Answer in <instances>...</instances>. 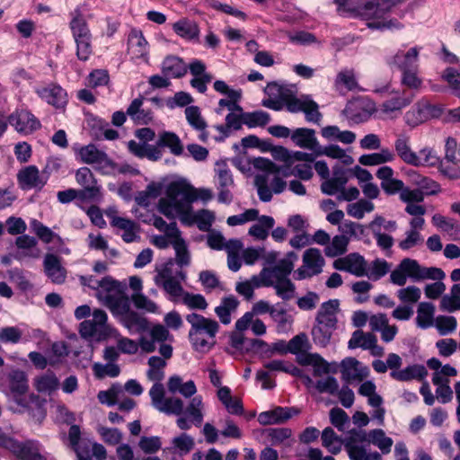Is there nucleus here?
<instances>
[{"label":"nucleus","mask_w":460,"mask_h":460,"mask_svg":"<svg viewBox=\"0 0 460 460\" xmlns=\"http://www.w3.org/2000/svg\"><path fill=\"white\" fill-rule=\"evenodd\" d=\"M427 366L434 370L432 374L433 385L450 383L449 377L456 376L457 370L449 364L442 366L441 361L437 358H431L427 361Z\"/></svg>","instance_id":"obj_29"},{"label":"nucleus","mask_w":460,"mask_h":460,"mask_svg":"<svg viewBox=\"0 0 460 460\" xmlns=\"http://www.w3.org/2000/svg\"><path fill=\"white\" fill-rule=\"evenodd\" d=\"M128 52L132 58H146L148 52V43L141 31L132 29L128 37Z\"/></svg>","instance_id":"obj_30"},{"label":"nucleus","mask_w":460,"mask_h":460,"mask_svg":"<svg viewBox=\"0 0 460 460\" xmlns=\"http://www.w3.org/2000/svg\"><path fill=\"white\" fill-rule=\"evenodd\" d=\"M86 11L87 4H83L70 13L69 28L76 45V57L81 61L88 60L93 53V36L85 20Z\"/></svg>","instance_id":"obj_6"},{"label":"nucleus","mask_w":460,"mask_h":460,"mask_svg":"<svg viewBox=\"0 0 460 460\" xmlns=\"http://www.w3.org/2000/svg\"><path fill=\"white\" fill-rule=\"evenodd\" d=\"M391 271V264L384 259H376L367 267V274L369 279L378 280Z\"/></svg>","instance_id":"obj_62"},{"label":"nucleus","mask_w":460,"mask_h":460,"mask_svg":"<svg viewBox=\"0 0 460 460\" xmlns=\"http://www.w3.org/2000/svg\"><path fill=\"white\" fill-rule=\"evenodd\" d=\"M299 410L294 407H275L270 411H262L258 416V421L261 425H272L287 421L294 415L299 413Z\"/></svg>","instance_id":"obj_25"},{"label":"nucleus","mask_w":460,"mask_h":460,"mask_svg":"<svg viewBox=\"0 0 460 460\" xmlns=\"http://www.w3.org/2000/svg\"><path fill=\"white\" fill-rule=\"evenodd\" d=\"M296 355V361L301 366L314 367V375L321 376L323 373H329V364L317 353H308L307 351L299 352Z\"/></svg>","instance_id":"obj_31"},{"label":"nucleus","mask_w":460,"mask_h":460,"mask_svg":"<svg viewBox=\"0 0 460 460\" xmlns=\"http://www.w3.org/2000/svg\"><path fill=\"white\" fill-rule=\"evenodd\" d=\"M368 442L376 446L383 454H388L391 451L394 441L386 437L383 429H376L369 431Z\"/></svg>","instance_id":"obj_54"},{"label":"nucleus","mask_w":460,"mask_h":460,"mask_svg":"<svg viewBox=\"0 0 460 460\" xmlns=\"http://www.w3.org/2000/svg\"><path fill=\"white\" fill-rule=\"evenodd\" d=\"M344 447L350 460H367L369 454L363 446L356 444L354 438H348L344 441Z\"/></svg>","instance_id":"obj_64"},{"label":"nucleus","mask_w":460,"mask_h":460,"mask_svg":"<svg viewBox=\"0 0 460 460\" xmlns=\"http://www.w3.org/2000/svg\"><path fill=\"white\" fill-rule=\"evenodd\" d=\"M396 155L407 164L412 165L417 160V153L411 150V138L404 133L398 134L394 144Z\"/></svg>","instance_id":"obj_33"},{"label":"nucleus","mask_w":460,"mask_h":460,"mask_svg":"<svg viewBox=\"0 0 460 460\" xmlns=\"http://www.w3.org/2000/svg\"><path fill=\"white\" fill-rule=\"evenodd\" d=\"M186 321L190 324L189 340L193 349L199 352L210 350L216 344L219 323L196 313L186 315Z\"/></svg>","instance_id":"obj_4"},{"label":"nucleus","mask_w":460,"mask_h":460,"mask_svg":"<svg viewBox=\"0 0 460 460\" xmlns=\"http://www.w3.org/2000/svg\"><path fill=\"white\" fill-rule=\"evenodd\" d=\"M335 88L339 92L343 90L352 91L357 88L358 84L352 70H342L338 73L335 83Z\"/></svg>","instance_id":"obj_60"},{"label":"nucleus","mask_w":460,"mask_h":460,"mask_svg":"<svg viewBox=\"0 0 460 460\" xmlns=\"http://www.w3.org/2000/svg\"><path fill=\"white\" fill-rule=\"evenodd\" d=\"M420 48L413 47L407 51L399 49L394 56L387 58V65L391 68H396L401 72L418 68V58Z\"/></svg>","instance_id":"obj_19"},{"label":"nucleus","mask_w":460,"mask_h":460,"mask_svg":"<svg viewBox=\"0 0 460 460\" xmlns=\"http://www.w3.org/2000/svg\"><path fill=\"white\" fill-rule=\"evenodd\" d=\"M292 430L288 428H270L263 430V436L271 446H291Z\"/></svg>","instance_id":"obj_37"},{"label":"nucleus","mask_w":460,"mask_h":460,"mask_svg":"<svg viewBox=\"0 0 460 460\" xmlns=\"http://www.w3.org/2000/svg\"><path fill=\"white\" fill-rule=\"evenodd\" d=\"M432 224L440 231L445 232L453 239L460 238V226L453 218L447 217L440 214L432 217Z\"/></svg>","instance_id":"obj_46"},{"label":"nucleus","mask_w":460,"mask_h":460,"mask_svg":"<svg viewBox=\"0 0 460 460\" xmlns=\"http://www.w3.org/2000/svg\"><path fill=\"white\" fill-rule=\"evenodd\" d=\"M324 258L319 249L309 248L303 255V265L296 271L297 279H305L322 272Z\"/></svg>","instance_id":"obj_13"},{"label":"nucleus","mask_w":460,"mask_h":460,"mask_svg":"<svg viewBox=\"0 0 460 460\" xmlns=\"http://www.w3.org/2000/svg\"><path fill=\"white\" fill-rule=\"evenodd\" d=\"M369 375V369L354 358H347L341 362V376L348 383L361 382Z\"/></svg>","instance_id":"obj_23"},{"label":"nucleus","mask_w":460,"mask_h":460,"mask_svg":"<svg viewBox=\"0 0 460 460\" xmlns=\"http://www.w3.org/2000/svg\"><path fill=\"white\" fill-rule=\"evenodd\" d=\"M197 198L195 189L189 183L182 181H172L167 187L166 197L158 201V211L169 219L178 217L186 225L196 221L199 228L206 231L211 226L214 215L208 210L192 215L191 204Z\"/></svg>","instance_id":"obj_1"},{"label":"nucleus","mask_w":460,"mask_h":460,"mask_svg":"<svg viewBox=\"0 0 460 460\" xmlns=\"http://www.w3.org/2000/svg\"><path fill=\"white\" fill-rule=\"evenodd\" d=\"M315 155H326L333 159H340L346 165L351 164L354 161L350 155H347L343 149L336 145H330L324 147L319 145Z\"/></svg>","instance_id":"obj_55"},{"label":"nucleus","mask_w":460,"mask_h":460,"mask_svg":"<svg viewBox=\"0 0 460 460\" xmlns=\"http://www.w3.org/2000/svg\"><path fill=\"white\" fill-rule=\"evenodd\" d=\"M445 278V272L439 268L424 267L414 259L404 258L392 270L390 282L399 287H404L408 279L413 282H420L427 279L435 280V282L427 284L424 287V294L427 298L436 300L446 291V285L442 282Z\"/></svg>","instance_id":"obj_3"},{"label":"nucleus","mask_w":460,"mask_h":460,"mask_svg":"<svg viewBox=\"0 0 460 460\" xmlns=\"http://www.w3.org/2000/svg\"><path fill=\"white\" fill-rule=\"evenodd\" d=\"M187 69L188 66L182 59L174 56L167 57L162 66V70L165 76L173 78L183 76L187 73Z\"/></svg>","instance_id":"obj_44"},{"label":"nucleus","mask_w":460,"mask_h":460,"mask_svg":"<svg viewBox=\"0 0 460 460\" xmlns=\"http://www.w3.org/2000/svg\"><path fill=\"white\" fill-rule=\"evenodd\" d=\"M253 165L257 169L276 172L286 178L294 176V163L292 161L290 164L286 163L283 165H278L269 159L259 157L254 159Z\"/></svg>","instance_id":"obj_38"},{"label":"nucleus","mask_w":460,"mask_h":460,"mask_svg":"<svg viewBox=\"0 0 460 460\" xmlns=\"http://www.w3.org/2000/svg\"><path fill=\"white\" fill-rule=\"evenodd\" d=\"M3 277L7 278L22 291H27L32 288V285L27 278L26 272L22 269H10L4 274H3Z\"/></svg>","instance_id":"obj_57"},{"label":"nucleus","mask_w":460,"mask_h":460,"mask_svg":"<svg viewBox=\"0 0 460 460\" xmlns=\"http://www.w3.org/2000/svg\"><path fill=\"white\" fill-rule=\"evenodd\" d=\"M79 332L86 340L101 341L111 337L115 330L108 324L107 314L102 309H95L92 319L80 323Z\"/></svg>","instance_id":"obj_8"},{"label":"nucleus","mask_w":460,"mask_h":460,"mask_svg":"<svg viewBox=\"0 0 460 460\" xmlns=\"http://www.w3.org/2000/svg\"><path fill=\"white\" fill-rule=\"evenodd\" d=\"M172 351L171 344H161L159 353L162 357L152 356L148 358L146 376L148 380L154 382L148 394L152 406L155 410L167 415H180L184 410L183 401L175 396H166L164 385L161 383L165 376L167 360L172 358Z\"/></svg>","instance_id":"obj_2"},{"label":"nucleus","mask_w":460,"mask_h":460,"mask_svg":"<svg viewBox=\"0 0 460 460\" xmlns=\"http://www.w3.org/2000/svg\"><path fill=\"white\" fill-rule=\"evenodd\" d=\"M38 93L48 103L57 108L64 107L67 102L66 91L58 85L42 88L38 90Z\"/></svg>","instance_id":"obj_36"},{"label":"nucleus","mask_w":460,"mask_h":460,"mask_svg":"<svg viewBox=\"0 0 460 460\" xmlns=\"http://www.w3.org/2000/svg\"><path fill=\"white\" fill-rule=\"evenodd\" d=\"M8 385H0V390L4 394L21 395L27 392L28 379L26 374L19 369H14L8 374Z\"/></svg>","instance_id":"obj_28"},{"label":"nucleus","mask_w":460,"mask_h":460,"mask_svg":"<svg viewBox=\"0 0 460 460\" xmlns=\"http://www.w3.org/2000/svg\"><path fill=\"white\" fill-rule=\"evenodd\" d=\"M374 93L381 96L387 95V99L381 104L380 110L387 118L395 119L402 114L404 108L413 101L414 95L405 90L392 89L389 83L382 86H375Z\"/></svg>","instance_id":"obj_7"},{"label":"nucleus","mask_w":460,"mask_h":460,"mask_svg":"<svg viewBox=\"0 0 460 460\" xmlns=\"http://www.w3.org/2000/svg\"><path fill=\"white\" fill-rule=\"evenodd\" d=\"M435 305L430 302H420L417 308L416 324L421 329L434 325Z\"/></svg>","instance_id":"obj_43"},{"label":"nucleus","mask_w":460,"mask_h":460,"mask_svg":"<svg viewBox=\"0 0 460 460\" xmlns=\"http://www.w3.org/2000/svg\"><path fill=\"white\" fill-rule=\"evenodd\" d=\"M75 181L83 187L82 190H78L81 192L82 200L92 201L101 197V187L89 168H79L75 172Z\"/></svg>","instance_id":"obj_14"},{"label":"nucleus","mask_w":460,"mask_h":460,"mask_svg":"<svg viewBox=\"0 0 460 460\" xmlns=\"http://www.w3.org/2000/svg\"><path fill=\"white\" fill-rule=\"evenodd\" d=\"M17 180L22 190H41L49 180V173L46 170L40 172L35 165H29L19 171Z\"/></svg>","instance_id":"obj_15"},{"label":"nucleus","mask_w":460,"mask_h":460,"mask_svg":"<svg viewBox=\"0 0 460 460\" xmlns=\"http://www.w3.org/2000/svg\"><path fill=\"white\" fill-rule=\"evenodd\" d=\"M384 222V217L376 216L372 222L369 224L374 237L376 241L377 245L384 249H390L394 245V238L386 234L381 233V224Z\"/></svg>","instance_id":"obj_51"},{"label":"nucleus","mask_w":460,"mask_h":460,"mask_svg":"<svg viewBox=\"0 0 460 460\" xmlns=\"http://www.w3.org/2000/svg\"><path fill=\"white\" fill-rule=\"evenodd\" d=\"M387 12L388 7L384 4H381L376 0H370L358 9L359 15L367 21V24L371 29H401L402 25L397 21L385 20V14Z\"/></svg>","instance_id":"obj_9"},{"label":"nucleus","mask_w":460,"mask_h":460,"mask_svg":"<svg viewBox=\"0 0 460 460\" xmlns=\"http://www.w3.org/2000/svg\"><path fill=\"white\" fill-rule=\"evenodd\" d=\"M442 113L443 107L440 104L421 99L404 114V121L408 126L414 128L430 119L440 117Z\"/></svg>","instance_id":"obj_11"},{"label":"nucleus","mask_w":460,"mask_h":460,"mask_svg":"<svg viewBox=\"0 0 460 460\" xmlns=\"http://www.w3.org/2000/svg\"><path fill=\"white\" fill-rule=\"evenodd\" d=\"M127 285L115 280L111 276L104 277L98 284L95 296L102 305L113 315L123 314L130 308L129 298L126 294Z\"/></svg>","instance_id":"obj_5"},{"label":"nucleus","mask_w":460,"mask_h":460,"mask_svg":"<svg viewBox=\"0 0 460 460\" xmlns=\"http://www.w3.org/2000/svg\"><path fill=\"white\" fill-rule=\"evenodd\" d=\"M167 387L170 393H180L185 398H190L197 393L196 385L192 380L183 383L182 378L177 375L168 379Z\"/></svg>","instance_id":"obj_41"},{"label":"nucleus","mask_w":460,"mask_h":460,"mask_svg":"<svg viewBox=\"0 0 460 460\" xmlns=\"http://www.w3.org/2000/svg\"><path fill=\"white\" fill-rule=\"evenodd\" d=\"M376 342L377 339L372 332H364L361 330H357L352 333L348 342V347L350 349L361 348L367 350L368 348H371Z\"/></svg>","instance_id":"obj_50"},{"label":"nucleus","mask_w":460,"mask_h":460,"mask_svg":"<svg viewBox=\"0 0 460 460\" xmlns=\"http://www.w3.org/2000/svg\"><path fill=\"white\" fill-rule=\"evenodd\" d=\"M203 402L200 396H195L193 397L187 408H186V413L189 416L190 420L185 417L181 416L183 411L178 415L179 418L176 420L177 426L179 429L182 430L190 429L191 427V422L194 423L196 426H200L203 421Z\"/></svg>","instance_id":"obj_20"},{"label":"nucleus","mask_w":460,"mask_h":460,"mask_svg":"<svg viewBox=\"0 0 460 460\" xmlns=\"http://www.w3.org/2000/svg\"><path fill=\"white\" fill-rule=\"evenodd\" d=\"M254 184L257 188L259 199L263 202L271 200L273 193L280 194L287 188V182L276 172L264 171L255 176Z\"/></svg>","instance_id":"obj_10"},{"label":"nucleus","mask_w":460,"mask_h":460,"mask_svg":"<svg viewBox=\"0 0 460 460\" xmlns=\"http://www.w3.org/2000/svg\"><path fill=\"white\" fill-rule=\"evenodd\" d=\"M287 109L290 112L303 111L305 114L307 121L318 123L322 114L318 111V104L308 95H303L299 98L294 97L289 91L287 97L283 100Z\"/></svg>","instance_id":"obj_12"},{"label":"nucleus","mask_w":460,"mask_h":460,"mask_svg":"<svg viewBox=\"0 0 460 460\" xmlns=\"http://www.w3.org/2000/svg\"><path fill=\"white\" fill-rule=\"evenodd\" d=\"M79 155L85 164H101L107 159L106 154L100 151L94 145L83 146L79 150Z\"/></svg>","instance_id":"obj_59"},{"label":"nucleus","mask_w":460,"mask_h":460,"mask_svg":"<svg viewBox=\"0 0 460 460\" xmlns=\"http://www.w3.org/2000/svg\"><path fill=\"white\" fill-rule=\"evenodd\" d=\"M172 340V336L168 329L162 324H156L150 329L148 335L142 336L139 339V347L142 351L151 353L156 349L157 344L160 347L161 344H166V341Z\"/></svg>","instance_id":"obj_18"},{"label":"nucleus","mask_w":460,"mask_h":460,"mask_svg":"<svg viewBox=\"0 0 460 460\" xmlns=\"http://www.w3.org/2000/svg\"><path fill=\"white\" fill-rule=\"evenodd\" d=\"M322 444L331 454L337 455L344 442L332 428L327 427L322 432Z\"/></svg>","instance_id":"obj_53"},{"label":"nucleus","mask_w":460,"mask_h":460,"mask_svg":"<svg viewBox=\"0 0 460 460\" xmlns=\"http://www.w3.org/2000/svg\"><path fill=\"white\" fill-rule=\"evenodd\" d=\"M107 217L111 218V225L123 231L121 238L125 243H133L140 239L138 234L139 227L134 221L118 217L115 211H107Z\"/></svg>","instance_id":"obj_24"},{"label":"nucleus","mask_w":460,"mask_h":460,"mask_svg":"<svg viewBox=\"0 0 460 460\" xmlns=\"http://www.w3.org/2000/svg\"><path fill=\"white\" fill-rule=\"evenodd\" d=\"M172 246L175 251L174 261L180 268L188 267L191 262V255L184 239L172 242Z\"/></svg>","instance_id":"obj_56"},{"label":"nucleus","mask_w":460,"mask_h":460,"mask_svg":"<svg viewBox=\"0 0 460 460\" xmlns=\"http://www.w3.org/2000/svg\"><path fill=\"white\" fill-rule=\"evenodd\" d=\"M339 306L340 302L338 299H331L323 303L315 317L316 323L329 329H336Z\"/></svg>","instance_id":"obj_27"},{"label":"nucleus","mask_w":460,"mask_h":460,"mask_svg":"<svg viewBox=\"0 0 460 460\" xmlns=\"http://www.w3.org/2000/svg\"><path fill=\"white\" fill-rule=\"evenodd\" d=\"M216 169V184L218 190L217 200L220 203L229 204L233 200L231 189L234 187V179L230 169L225 163H217Z\"/></svg>","instance_id":"obj_16"},{"label":"nucleus","mask_w":460,"mask_h":460,"mask_svg":"<svg viewBox=\"0 0 460 460\" xmlns=\"http://www.w3.org/2000/svg\"><path fill=\"white\" fill-rule=\"evenodd\" d=\"M116 316L121 317L123 325L131 332H140L146 330L148 327V323L146 318L129 309L126 313L118 314Z\"/></svg>","instance_id":"obj_45"},{"label":"nucleus","mask_w":460,"mask_h":460,"mask_svg":"<svg viewBox=\"0 0 460 460\" xmlns=\"http://www.w3.org/2000/svg\"><path fill=\"white\" fill-rule=\"evenodd\" d=\"M35 389L41 394H51L59 386V381L53 372H46L34 378Z\"/></svg>","instance_id":"obj_48"},{"label":"nucleus","mask_w":460,"mask_h":460,"mask_svg":"<svg viewBox=\"0 0 460 460\" xmlns=\"http://www.w3.org/2000/svg\"><path fill=\"white\" fill-rule=\"evenodd\" d=\"M157 145L161 147H167L174 155H181L183 153V146L180 137L173 132L164 131L159 134Z\"/></svg>","instance_id":"obj_49"},{"label":"nucleus","mask_w":460,"mask_h":460,"mask_svg":"<svg viewBox=\"0 0 460 460\" xmlns=\"http://www.w3.org/2000/svg\"><path fill=\"white\" fill-rule=\"evenodd\" d=\"M275 220L270 216H261L258 217V223L253 224L248 234L256 240L264 241L269 236L270 230L274 226Z\"/></svg>","instance_id":"obj_47"},{"label":"nucleus","mask_w":460,"mask_h":460,"mask_svg":"<svg viewBox=\"0 0 460 460\" xmlns=\"http://www.w3.org/2000/svg\"><path fill=\"white\" fill-rule=\"evenodd\" d=\"M428 375L423 365L414 364L402 370H394L390 373L391 377L397 381L406 382L412 379L421 380Z\"/></svg>","instance_id":"obj_42"},{"label":"nucleus","mask_w":460,"mask_h":460,"mask_svg":"<svg viewBox=\"0 0 460 460\" xmlns=\"http://www.w3.org/2000/svg\"><path fill=\"white\" fill-rule=\"evenodd\" d=\"M291 139L296 146L306 148L316 154L319 143L315 137V131L311 128H299L293 131Z\"/></svg>","instance_id":"obj_32"},{"label":"nucleus","mask_w":460,"mask_h":460,"mask_svg":"<svg viewBox=\"0 0 460 460\" xmlns=\"http://www.w3.org/2000/svg\"><path fill=\"white\" fill-rule=\"evenodd\" d=\"M349 243V238L345 235H335L332 242L325 247V254L328 257H338L344 254L347 252V248Z\"/></svg>","instance_id":"obj_58"},{"label":"nucleus","mask_w":460,"mask_h":460,"mask_svg":"<svg viewBox=\"0 0 460 460\" xmlns=\"http://www.w3.org/2000/svg\"><path fill=\"white\" fill-rule=\"evenodd\" d=\"M188 123L198 131H203L208 124L201 115L200 109L198 106H188L184 111Z\"/></svg>","instance_id":"obj_61"},{"label":"nucleus","mask_w":460,"mask_h":460,"mask_svg":"<svg viewBox=\"0 0 460 460\" xmlns=\"http://www.w3.org/2000/svg\"><path fill=\"white\" fill-rule=\"evenodd\" d=\"M239 305V301L234 296H228L222 298L221 303L215 308V313L219 321L227 325L231 323V314L234 313Z\"/></svg>","instance_id":"obj_39"},{"label":"nucleus","mask_w":460,"mask_h":460,"mask_svg":"<svg viewBox=\"0 0 460 460\" xmlns=\"http://www.w3.org/2000/svg\"><path fill=\"white\" fill-rule=\"evenodd\" d=\"M44 272L54 284H63L66 279V270L61 264V259L48 253L43 260Z\"/></svg>","instance_id":"obj_26"},{"label":"nucleus","mask_w":460,"mask_h":460,"mask_svg":"<svg viewBox=\"0 0 460 460\" xmlns=\"http://www.w3.org/2000/svg\"><path fill=\"white\" fill-rule=\"evenodd\" d=\"M396 296L402 304L412 306L420 299L421 290L417 286L410 285L398 289Z\"/></svg>","instance_id":"obj_63"},{"label":"nucleus","mask_w":460,"mask_h":460,"mask_svg":"<svg viewBox=\"0 0 460 460\" xmlns=\"http://www.w3.org/2000/svg\"><path fill=\"white\" fill-rule=\"evenodd\" d=\"M172 29L177 35L189 40L198 38L199 34L197 23L185 19L173 23Z\"/></svg>","instance_id":"obj_52"},{"label":"nucleus","mask_w":460,"mask_h":460,"mask_svg":"<svg viewBox=\"0 0 460 460\" xmlns=\"http://www.w3.org/2000/svg\"><path fill=\"white\" fill-rule=\"evenodd\" d=\"M348 182V178L346 176L345 171H337L333 172L332 178H327L321 185V190L324 194L327 195H335L340 194L346 183Z\"/></svg>","instance_id":"obj_40"},{"label":"nucleus","mask_w":460,"mask_h":460,"mask_svg":"<svg viewBox=\"0 0 460 460\" xmlns=\"http://www.w3.org/2000/svg\"><path fill=\"white\" fill-rule=\"evenodd\" d=\"M367 263L364 257L357 252L349 253L333 261V268L347 271L356 277H364L367 274Z\"/></svg>","instance_id":"obj_17"},{"label":"nucleus","mask_w":460,"mask_h":460,"mask_svg":"<svg viewBox=\"0 0 460 460\" xmlns=\"http://www.w3.org/2000/svg\"><path fill=\"white\" fill-rule=\"evenodd\" d=\"M298 260V255L294 252L287 253L285 258L279 260L278 263L272 267H264L268 270V279L273 282L284 280L288 278L294 270L295 262Z\"/></svg>","instance_id":"obj_21"},{"label":"nucleus","mask_w":460,"mask_h":460,"mask_svg":"<svg viewBox=\"0 0 460 460\" xmlns=\"http://www.w3.org/2000/svg\"><path fill=\"white\" fill-rule=\"evenodd\" d=\"M9 123L15 130L23 135H29L40 128V120L30 111L22 110L9 116Z\"/></svg>","instance_id":"obj_22"},{"label":"nucleus","mask_w":460,"mask_h":460,"mask_svg":"<svg viewBox=\"0 0 460 460\" xmlns=\"http://www.w3.org/2000/svg\"><path fill=\"white\" fill-rule=\"evenodd\" d=\"M37 240L33 236L28 234H22L15 240L16 247L21 251L15 258L22 260L24 257L38 258L40 256V250L37 248Z\"/></svg>","instance_id":"obj_35"},{"label":"nucleus","mask_w":460,"mask_h":460,"mask_svg":"<svg viewBox=\"0 0 460 460\" xmlns=\"http://www.w3.org/2000/svg\"><path fill=\"white\" fill-rule=\"evenodd\" d=\"M144 98L142 96L134 99L127 109L126 114L137 124H148L153 119V113L150 110L143 107Z\"/></svg>","instance_id":"obj_34"}]
</instances>
